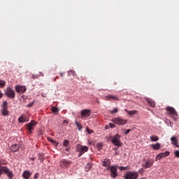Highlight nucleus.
<instances>
[{
    "instance_id": "nucleus-1",
    "label": "nucleus",
    "mask_w": 179,
    "mask_h": 179,
    "mask_svg": "<svg viewBox=\"0 0 179 179\" xmlns=\"http://www.w3.org/2000/svg\"><path fill=\"white\" fill-rule=\"evenodd\" d=\"M120 138H121V135L116 134L115 136H113L112 137V141L111 143H113V145H114L115 146H121V145H122V143L121 142V140L120 139Z\"/></svg>"
},
{
    "instance_id": "nucleus-2",
    "label": "nucleus",
    "mask_w": 179,
    "mask_h": 179,
    "mask_svg": "<svg viewBox=\"0 0 179 179\" xmlns=\"http://www.w3.org/2000/svg\"><path fill=\"white\" fill-rule=\"evenodd\" d=\"M139 177L138 172L129 171L124 175V179H137Z\"/></svg>"
},
{
    "instance_id": "nucleus-3",
    "label": "nucleus",
    "mask_w": 179,
    "mask_h": 179,
    "mask_svg": "<svg viewBox=\"0 0 179 179\" xmlns=\"http://www.w3.org/2000/svg\"><path fill=\"white\" fill-rule=\"evenodd\" d=\"M4 93L8 99H15V97H16L15 90H13L10 87H7Z\"/></svg>"
},
{
    "instance_id": "nucleus-4",
    "label": "nucleus",
    "mask_w": 179,
    "mask_h": 179,
    "mask_svg": "<svg viewBox=\"0 0 179 179\" xmlns=\"http://www.w3.org/2000/svg\"><path fill=\"white\" fill-rule=\"evenodd\" d=\"M168 114L169 115H171L172 118H173L174 121H177V118L176 117H178V114L177 113V111H176V109L173 107H167L166 108Z\"/></svg>"
},
{
    "instance_id": "nucleus-5",
    "label": "nucleus",
    "mask_w": 179,
    "mask_h": 179,
    "mask_svg": "<svg viewBox=\"0 0 179 179\" xmlns=\"http://www.w3.org/2000/svg\"><path fill=\"white\" fill-rule=\"evenodd\" d=\"M112 122H114V124H117V125H125V124L128 122V120L121 117H114L112 119Z\"/></svg>"
},
{
    "instance_id": "nucleus-6",
    "label": "nucleus",
    "mask_w": 179,
    "mask_h": 179,
    "mask_svg": "<svg viewBox=\"0 0 179 179\" xmlns=\"http://www.w3.org/2000/svg\"><path fill=\"white\" fill-rule=\"evenodd\" d=\"M107 170H110V177L113 178H117L118 176V172L117 171V166H111L107 169Z\"/></svg>"
},
{
    "instance_id": "nucleus-7",
    "label": "nucleus",
    "mask_w": 179,
    "mask_h": 179,
    "mask_svg": "<svg viewBox=\"0 0 179 179\" xmlns=\"http://www.w3.org/2000/svg\"><path fill=\"white\" fill-rule=\"evenodd\" d=\"M15 92L17 93H25L26 90H27V87H26L25 85H17L15 86Z\"/></svg>"
},
{
    "instance_id": "nucleus-8",
    "label": "nucleus",
    "mask_w": 179,
    "mask_h": 179,
    "mask_svg": "<svg viewBox=\"0 0 179 179\" xmlns=\"http://www.w3.org/2000/svg\"><path fill=\"white\" fill-rule=\"evenodd\" d=\"M3 173L6 174L8 178H13V171H10V169H9L7 166H4V168H3Z\"/></svg>"
},
{
    "instance_id": "nucleus-9",
    "label": "nucleus",
    "mask_w": 179,
    "mask_h": 179,
    "mask_svg": "<svg viewBox=\"0 0 179 179\" xmlns=\"http://www.w3.org/2000/svg\"><path fill=\"white\" fill-rule=\"evenodd\" d=\"M168 156H170V152L166 151L164 152H161L156 156L155 160L157 162V160H162L163 157H167Z\"/></svg>"
},
{
    "instance_id": "nucleus-10",
    "label": "nucleus",
    "mask_w": 179,
    "mask_h": 179,
    "mask_svg": "<svg viewBox=\"0 0 179 179\" xmlns=\"http://www.w3.org/2000/svg\"><path fill=\"white\" fill-rule=\"evenodd\" d=\"M154 164H155V160L147 159L145 161V164H143V167H144V169H150V167H152V166H153Z\"/></svg>"
},
{
    "instance_id": "nucleus-11",
    "label": "nucleus",
    "mask_w": 179,
    "mask_h": 179,
    "mask_svg": "<svg viewBox=\"0 0 179 179\" xmlns=\"http://www.w3.org/2000/svg\"><path fill=\"white\" fill-rule=\"evenodd\" d=\"M78 149L80 152L79 156H82V155H83V153H85L89 150V148H87V146H86V145H84V146L79 145L78 147Z\"/></svg>"
},
{
    "instance_id": "nucleus-12",
    "label": "nucleus",
    "mask_w": 179,
    "mask_h": 179,
    "mask_svg": "<svg viewBox=\"0 0 179 179\" xmlns=\"http://www.w3.org/2000/svg\"><path fill=\"white\" fill-rule=\"evenodd\" d=\"M36 124H37V122H36L34 121V120H31V121L30 122V123H28V124H27V129H28V131H29V132H31V129H32L33 127H34V125H36Z\"/></svg>"
},
{
    "instance_id": "nucleus-13",
    "label": "nucleus",
    "mask_w": 179,
    "mask_h": 179,
    "mask_svg": "<svg viewBox=\"0 0 179 179\" xmlns=\"http://www.w3.org/2000/svg\"><path fill=\"white\" fill-rule=\"evenodd\" d=\"M105 100H115L117 101L120 99L115 95L109 94L105 96Z\"/></svg>"
},
{
    "instance_id": "nucleus-14",
    "label": "nucleus",
    "mask_w": 179,
    "mask_h": 179,
    "mask_svg": "<svg viewBox=\"0 0 179 179\" xmlns=\"http://www.w3.org/2000/svg\"><path fill=\"white\" fill-rule=\"evenodd\" d=\"M82 117H90V109H84L81 110Z\"/></svg>"
},
{
    "instance_id": "nucleus-15",
    "label": "nucleus",
    "mask_w": 179,
    "mask_h": 179,
    "mask_svg": "<svg viewBox=\"0 0 179 179\" xmlns=\"http://www.w3.org/2000/svg\"><path fill=\"white\" fill-rule=\"evenodd\" d=\"M29 121V118L24 115H21L18 118V122L23 123V122H27Z\"/></svg>"
},
{
    "instance_id": "nucleus-16",
    "label": "nucleus",
    "mask_w": 179,
    "mask_h": 179,
    "mask_svg": "<svg viewBox=\"0 0 179 179\" xmlns=\"http://www.w3.org/2000/svg\"><path fill=\"white\" fill-rule=\"evenodd\" d=\"M151 148L153 149V150H159L162 148V145L160 143H157L155 144H152Z\"/></svg>"
},
{
    "instance_id": "nucleus-17",
    "label": "nucleus",
    "mask_w": 179,
    "mask_h": 179,
    "mask_svg": "<svg viewBox=\"0 0 179 179\" xmlns=\"http://www.w3.org/2000/svg\"><path fill=\"white\" fill-rule=\"evenodd\" d=\"M145 100H146V101H148V104L151 107H155L156 106V103L155 102V101H153L150 98H145Z\"/></svg>"
},
{
    "instance_id": "nucleus-18",
    "label": "nucleus",
    "mask_w": 179,
    "mask_h": 179,
    "mask_svg": "<svg viewBox=\"0 0 179 179\" xmlns=\"http://www.w3.org/2000/svg\"><path fill=\"white\" fill-rule=\"evenodd\" d=\"M20 148L19 144H13L10 146V150L12 152H17Z\"/></svg>"
},
{
    "instance_id": "nucleus-19",
    "label": "nucleus",
    "mask_w": 179,
    "mask_h": 179,
    "mask_svg": "<svg viewBox=\"0 0 179 179\" xmlns=\"http://www.w3.org/2000/svg\"><path fill=\"white\" fill-rule=\"evenodd\" d=\"M22 176L24 179H29L31 176V173L29 171H24Z\"/></svg>"
},
{
    "instance_id": "nucleus-20",
    "label": "nucleus",
    "mask_w": 179,
    "mask_h": 179,
    "mask_svg": "<svg viewBox=\"0 0 179 179\" xmlns=\"http://www.w3.org/2000/svg\"><path fill=\"white\" fill-rule=\"evenodd\" d=\"M171 141H172V143L174 145V146L179 148L178 141H177V138H176V136L171 137Z\"/></svg>"
},
{
    "instance_id": "nucleus-21",
    "label": "nucleus",
    "mask_w": 179,
    "mask_h": 179,
    "mask_svg": "<svg viewBox=\"0 0 179 179\" xmlns=\"http://www.w3.org/2000/svg\"><path fill=\"white\" fill-rule=\"evenodd\" d=\"M110 164H111V162L108 159H104L102 163V166H103V167H108Z\"/></svg>"
},
{
    "instance_id": "nucleus-22",
    "label": "nucleus",
    "mask_w": 179,
    "mask_h": 179,
    "mask_svg": "<svg viewBox=\"0 0 179 179\" xmlns=\"http://www.w3.org/2000/svg\"><path fill=\"white\" fill-rule=\"evenodd\" d=\"M60 164L61 166H62V167H68L69 164V162L65 159H62L60 162Z\"/></svg>"
},
{
    "instance_id": "nucleus-23",
    "label": "nucleus",
    "mask_w": 179,
    "mask_h": 179,
    "mask_svg": "<svg viewBox=\"0 0 179 179\" xmlns=\"http://www.w3.org/2000/svg\"><path fill=\"white\" fill-rule=\"evenodd\" d=\"M124 111L129 114V115H135V114H138V110H128L127 109H125Z\"/></svg>"
},
{
    "instance_id": "nucleus-24",
    "label": "nucleus",
    "mask_w": 179,
    "mask_h": 179,
    "mask_svg": "<svg viewBox=\"0 0 179 179\" xmlns=\"http://www.w3.org/2000/svg\"><path fill=\"white\" fill-rule=\"evenodd\" d=\"M150 139L151 142H157V141H159V136H151L150 137Z\"/></svg>"
},
{
    "instance_id": "nucleus-25",
    "label": "nucleus",
    "mask_w": 179,
    "mask_h": 179,
    "mask_svg": "<svg viewBox=\"0 0 179 179\" xmlns=\"http://www.w3.org/2000/svg\"><path fill=\"white\" fill-rule=\"evenodd\" d=\"M68 76H72L75 77V76H76V72H75V71H73V70H69L68 71Z\"/></svg>"
},
{
    "instance_id": "nucleus-26",
    "label": "nucleus",
    "mask_w": 179,
    "mask_h": 179,
    "mask_svg": "<svg viewBox=\"0 0 179 179\" xmlns=\"http://www.w3.org/2000/svg\"><path fill=\"white\" fill-rule=\"evenodd\" d=\"M2 115L4 116L9 115V112H8V109L6 108H3Z\"/></svg>"
},
{
    "instance_id": "nucleus-27",
    "label": "nucleus",
    "mask_w": 179,
    "mask_h": 179,
    "mask_svg": "<svg viewBox=\"0 0 179 179\" xmlns=\"http://www.w3.org/2000/svg\"><path fill=\"white\" fill-rule=\"evenodd\" d=\"M96 148L98 150H101V149H103V143H98L96 144Z\"/></svg>"
},
{
    "instance_id": "nucleus-28",
    "label": "nucleus",
    "mask_w": 179,
    "mask_h": 179,
    "mask_svg": "<svg viewBox=\"0 0 179 179\" xmlns=\"http://www.w3.org/2000/svg\"><path fill=\"white\" fill-rule=\"evenodd\" d=\"M48 141H49V142H52V143H54V145H56V146L58 145V143H57V141H54L50 137L48 138Z\"/></svg>"
},
{
    "instance_id": "nucleus-29",
    "label": "nucleus",
    "mask_w": 179,
    "mask_h": 179,
    "mask_svg": "<svg viewBox=\"0 0 179 179\" xmlns=\"http://www.w3.org/2000/svg\"><path fill=\"white\" fill-rule=\"evenodd\" d=\"M76 125L78 129V131H82V124L78 123V121H76Z\"/></svg>"
},
{
    "instance_id": "nucleus-30",
    "label": "nucleus",
    "mask_w": 179,
    "mask_h": 179,
    "mask_svg": "<svg viewBox=\"0 0 179 179\" xmlns=\"http://www.w3.org/2000/svg\"><path fill=\"white\" fill-rule=\"evenodd\" d=\"M5 85H6V82L5 80H0V87H5Z\"/></svg>"
},
{
    "instance_id": "nucleus-31",
    "label": "nucleus",
    "mask_w": 179,
    "mask_h": 179,
    "mask_svg": "<svg viewBox=\"0 0 179 179\" xmlns=\"http://www.w3.org/2000/svg\"><path fill=\"white\" fill-rule=\"evenodd\" d=\"M119 169L122 171L124 170H129V166H119Z\"/></svg>"
},
{
    "instance_id": "nucleus-32",
    "label": "nucleus",
    "mask_w": 179,
    "mask_h": 179,
    "mask_svg": "<svg viewBox=\"0 0 179 179\" xmlns=\"http://www.w3.org/2000/svg\"><path fill=\"white\" fill-rule=\"evenodd\" d=\"M52 113H59V108H58L57 107H52Z\"/></svg>"
},
{
    "instance_id": "nucleus-33",
    "label": "nucleus",
    "mask_w": 179,
    "mask_h": 179,
    "mask_svg": "<svg viewBox=\"0 0 179 179\" xmlns=\"http://www.w3.org/2000/svg\"><path fill=\"white\" fill-rule=\"evenodd\" d=\"M63 145H64V146H68V145H69V141H68V140H64V143H63Z\"/></svg>"
},
{
    "instance_id": "nucleus-34",
    "label": "nucleus",
    "mask_w": 179,
    "mask_h": 179,
    "mask_svg": "<svg viewBox=\"0 0 179 179\" xmlns=\"http://www.w3.org/2000/svg\"><path fill=\"white\" fill-rule=\"evenodd\" d=\"M112 114H115V113H118V109L115 108L112 111H110Z\"/></svg>"
},
{
    "instance_id": "nucleus-35",
    "label": "nucleus",
    "mask_w": 179,
    "mask_h": 179,
    "mask_svg": "<svg viewBox=\"0 0 179 179\" xmlns=\"http://www.w3.org/2000/svg\"><path fill=\"white\" fill-rule=\"evenodd\" d=\"M87 134H93V130L89 129V127H86Z\"/></svg>"
},
{
    "instance_id": "nucleus-36",
    "label": "nucleus",
    "mask_w": 179,
    "mask_h": 179,
    "mask_svg": "<svg viewBox=\"0 0 179 179\" xmlns=\"http://www.w3.org/2000/svg\"><path fill=\"white\" fill-rule=\"evenodd\" d=\"M92 167V165L90 164H87L86 166H85V169L87 171V170H90V168Z\"/></svg>"
},
{
    "instance_id": "nucleus-37",
    "label": "nucleus",
    "mask_w": 179,
    "mask_h": 179,
    "mask_svg": "<svg viewBox=\"0 0 179 179\" xmlns=\"http://www.w3.org/2000/svg\"><path fill=\"white\" fill-rule=\"evenodd\" d=\"M5 168V166H1L0 167V176H1V174H3V169Z\"/></svg>"
},
{
    "instance_id": "nucleus-38",
    "label": "nucleus",
    "mask_w": 179,
    "mask_h": 179,
    "mask_svg": "<svg viewBox=\"0 0 179 179\" xmlns=\"http://www.w3.org/2000/svg\"><path fill=\"white\" fill-rule=\"evenodd\" d=\"M33 104H34V101H32V102H31V103H28V104L27 105V107H32V106H33Z\"/></svg>"
},
{
    "instance_id": "nucleus-39",
    "label": "nucleus",
    "mask_w": 179,
    "mask_h": 179,
    "mask_svg": "<svg viewBox=\"0 0 179 179\" xmlns=\"http://www.w3.org/2000/svg\"><path fill=\"white\" fill-rule=\"evenodd\" d=\"M6 106H8V102H6V101L3 103V108H6Z\"/></svg>"
},
{
    "instance_id": "nucleus-40",
    "label": "nucleus",
    "mask_w": 179,
    "mask_h": 179,
    "mask_svg": "<svg viewBox=\"0 0 179 179\" xmlns=\"http://www.w3.org/2000/svg\"><path fill=\"white\" fill-rule=\"evenodd\" d=\"M110 128H115V124L113 123H109Z\"/></svg>"
},
{
    "instance_id": "nucleus-41",
    "label": "nucleus",
    "mask_w": 179,
    "mask_h": 179,
    "mask_svg": "<svg viewBox=\"0 0 179 179\" xmlns=\"http://www.w3.org/2000/svg\"><path fill=\"white\" fill-rule=\"evenodd\" d=\"M175 156H176V157H178V158H179V150H176V151L175 152Z\"/></svg>"
},
{
    "instance_id": "nucleus-42",
    "label": "nucleus",
    "mask_w": 179,
    "mask_h": 179,
    "mask_svg": "<svg viewBox=\"0 0 179 179\" xmlns=\"http://www.w3.org/2000/svg\"><path fill=\"white\" fill-rule=\"evenodd\" d=\"M38 173H36L34 176V179H38Z\"/></svg>"
},
{
    "instance_id": "nucleus-43",
    "label": "nucleus",
    "mask_w": 179,
    "mask_h": 179,
    "mask_svg": "<svg viewBox=\"0 0 179 179\" xmlns=\"http://www.w3.org/2000/svg\"><path fill=\"white\" fill-rule=\"evenodd\" d=\"M32 78H33V79H37V78H40V76H38V75H36V76L33 75Z\"/></svg>"
},
{
    "instance_id": "nucleus-44",
    "label": "nucleus",
    "mask_w": 179,
    "mask_h": 179,
    "mask_svg": "<svg viewBox=\"0 0 179 179\" xmlns=\"http://www.w3.org/2000/svg\"><path fill=\"white\" fill-rule=\"evenodd\" d=\"M39 160H41V162H43L44 158L43 157V156L41 155L39 156Z\"/></svg>"
},
{
    "instance_id": "nucleus-45",
    "label": "nucleus",
    "mask_w": 179,
    "mask_h": 179,
    "mask_svg": "<svg viewBox=\"0 0 179 179\" xmlns=\"http://www.w3.org/2000/svg\"><path fill=\"white\" fill-rule=\"evenodd\" d=\"M2 97H3V94L2 92L0 90V99H2Z\"/></svg>"
},
{
    "instance_id": "nucleus-46",
    "label": "nucleus",
    "mask_w": 179,
    "mask_h": 179,
    "mask_svg": "<svg viewBox=\"0 0 179 179\" xmlns=\"http://www.w3.org/2000/svg\"><path fill=\"white\" fill-rule=\"evenodd\" d=\"M131 131V129H127L125 132V135H128V133Z\"/></svg>"
},
{
    "instance_id": "nucleus-47",
    "label": "nucleus",
    "mask_w": 179,
    "mask_h": 179,
    "mask_svg": "<svg viewBox=\"0 0 179 179\" xmlns=\"http://www.w3.org/2000/svg\"><path fill=\"white\" fill-rule=\"evenodd\" d=\"M64 124H68V120H64Z\"/></svg>"
},
{
    "instance_id": "nucleus-48",
    "label": "nucleus",
    "mask_w": 179,
    "mask_h": 179,
    "mask_svg": "<svg viewBox=\"0 0 179 179\" xmlns=\"http://www.w3.org/2000/svg\"><path fill=\"white\" fill-rule=\"evenodd\" d=\"M60 76H62V77L64 76V73H61Z\"/></svg>"
},
{
    "instance_id": "nucleus-49",
    "label": "nucleus",
    "mask_w": 179,
    "mask_h": 179,
    "mask_svg": "<svg viewBox=\"0 0 179 179\" xmlns=\"http://www.w3.org/2000/svg\"><path fill=\"white\" fill-rule=\"evenodd\" d=\"M40 74L41 75V76H44V75L43 74V73L40 72Z\"/></svg>"
},
{
    "instance_id": "nucleus-50",
    "label": "nucleus",
    "mask_w": 179,
    "mask_h": 179,
    "mask_svg": "<svg viewBox=\"0 0 179 179\" xmlns=\"http://www.w3.org/2000/svg\"><path fill=\"white\" fill-rule=\"evenodd\" d=\"M34 159H35L34 157H31V160H34Z\"/></svg>"
},
{
    "instance_id": "nucleus-51",
    "label": "nucleus",
    "mask_w": 179,
    "mask_h": 179,
    "mask_svg": "<svg viewBox=\"0 0 179 179\" xmlns=\"http://www.w3.org/2000/svg\"><path fill=\"white\" fill-rule=\"evenodd\" d=\"M96 103H98V104H100V101H96Z\"/></svg>"
},
{
    "instance_id": "nucleus-52",
    "label": "nucleus",
    "mask_w": 179,
    "mask_h": 179,
    "mask_svg": "<svg viewBox=\"0 0 179 179\" xmlns=\"http://www.w3.org/2000/svg\"><path fill=\"white\" fill-rule=\"evenodd\" d=\"M169 122H170V124H171V122L170 120H168Z\"/></svg>"
}]
</instances>
